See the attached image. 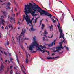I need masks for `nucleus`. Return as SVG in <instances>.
Listing matches in <instances>:
<instances>
[{"label":"nucleus","mask_w":74,"mask_h":74,"mask_svg":"<svg viewBox=\"0 0 74 74\" xmlns=\"http://www.w3.org/2000/svg\"><path fill=\"white\" fill-rule=\"evenodd\" d=\"M18 13H17L16 14V16H18Z\"/></svg>","instance_id":"62"},{"label":"nucleus","mask_w":74,"mask_h":74,"mask_svg":"<svg viewBox=\"0 0 74 74\" xmlns=\"http://www.w3.org/2000/svg\"><path fill=\"white\" fill-rule=\"evenodd\" d=\"M28 60H28V59L26 58V63H28Z\"/></svg>","instance_id":"26"},{"label":"nucleus","mask_w":74,"mask_h":74,"mask_svg":"<svg viewBox=\"0 0 74 74\" xmlns=\"http://www.w3.org/2000/svg\"><path fill=\"white\" fill-rule=\"evenodd\" d=\"M60 48H62V49H64V47H62V46H60Z\"/></svg>","instance_id":"30"},{"label":"nucleus","mask_w":74,"mask_h":74,"mask_svg":"<svg viewBox=\"0 0 74 74\" xmlns=\"http://www.w3.org/2000/svg\"><path fill=\"white\" fill-rule=\"evenodd\" d=\"M47 59H48V60H50V59H55V57H47Z\"/></svg>","instance_id":"12"},{"label":"nucleus","mask_w":74,"mask_h":74,"mask_svg":"<svg viewBox=\"0 0 74 74\" xmlns=\"http://www.w3.org/2000/svg\"><path fill=\"white\" fill-rule=\"evenodd\" d=\"M4 66L3 64H2L1 65V68L0 69V73H1L2 72V71H4V69L3 68H4Z\"/></svg>","instance_id":"8"},{"label":"nucleus","mask_w":74,"mask_h":74,"mask_svg":"<svg viewBox=\"0 0 74 74\" xmlns=\"http://www.w3.org/2000/svg\"><path fill=\"white\" fill-rule=\"evenodd\" d=\"M56 52H59V50L58 49L56 50Z\"/></svg>","instance_id":"36"},{"label":"nucleus","mask_w":74,"mask_h":74,"mask_svg":"<svg viewBox=\"0 0 74 74\" xmlns=\"http://www.w3.org/2000/svg\"><path fill=\"white\" fill-rule=\"evenodd\" d=\"M29 40V39L27 38H24V40Z\"/></svg>","instance_id":"32"},{"label":"nucleus","mask_w":74,"mask_h":74,"mask_svg":"<svg viewBox=\"0 0 74 74\" xmlns=\"http://www.w3.org/2000/svg\"><path fill=\"white\" fill-rule=\"evenodd\" d=\"M60 38H63V40H65V39H64V34H62V35H60Z\"/></svg>","instance_id":"11"},{"label":"nucleus","mask_w":74,"mask_h":74,"mask_svg":"<svg viewBox=\"0 0 74 74\" xmlns=\"http://www.w3.org/2000/svg\"><path fill=\"white\" fill-rule=\"evenodd\" d=\"M12 67H13V66H10V69H12Z\"/></svg>","instance_id":"40"},{"label":"nucleus","mask_w":74,"mask_h":74,"mask_svg":"<svg viewBox=\"0 0 74 74\" xmlns=\"http://www.w3.org/2000/svg\"><path fill=\"white\" fill-rule=\"evenodd\" d=\"M49 28L50 29V30H51L52 29H53V26H52V25H51V26H49Z\"/></svg>","instance_id":"21"},{"label":"nucleus","mask_w":74,"mask_h":74,"mask_svg":"<svg viewBox=\"0 0 74 74\" xmlns=\"http://www.w3.org/2000/svg\"><path fill=\"white\" fill-rule=\"evenodd\" d=\"M6 9H11V8H10V7L8 6V7L6 8Z\"/></svg>","instance_id":"33"},{"label":"nucleus","mask_w":74,"mask_h":74,"mask_svg":"<svg viewBox=\"0 0 74 74\" xmlns=\"http://www.w3.org/2000/svg\"><path fill=\"white\" fill-rule=\"evenodd\" d=\"M8 27H9V29H10V28H11V29H13V28L14 27H13V26L12 25V24H9L7 26H6V27H5V29L8 30Z\"/></svg>","instance_id":"5"},{"label":"nucleus","mask_w":74,"mask_h":74,"mask_svg":"<svg viewBox=\"0 0 74 74\" xmlns=\"http://www.w3.org/2000/svg\"><path fill=\"white\" fill-rule=\"evenodd\" d=\"M1 18H0L1 20V22L2 23H3L4 22H5V21L4 19H3V18H4V16L3 15H2L1 16Z\"/></svg>","instance_id":"9"},{"label":"nucleus","mask_w":74,"mask_h":74,"mask_svg":"<svg viewBox=\"0 0 74 74\" xmlns=\"http://www.w3.org/2000/svg\"><path fill=\"white\" fill-rule=\"evenodd\" d=\"M14 3L15 4H16V2H15V1H14Z\"/></svg>","instance_id":"50"},{"label":"nucleus","mask_w":74,"mask_h":74,"mask_svg":"<svg viewBox=\"0 0 74 74\" xmlns=\"http://www.w3.org/2000/svg\"><path fill=\"white\" fill-rule=\"evenodd\" d=\"M41 22H42V20H41L40 21V25L41 24Z\"/></svg>","instance_id":"43"},{"label":"nucleus","mask_w":74,"mask_h":74,"mask_svg":"<svg viewBox=\"0 0 74 74\" xmlns=\"http://www.w3.org/2000/svg\"><path fill=\"white\" fill-rule=\"evenodd\" d=\"M27 48H29V50H30V51H31V52L32 53H36V51H32V50H31L30 49V46L29 47V46H27Z\"/></svg>","instance_id":"14"},{"label":"nucleus","mask_w":74,"mask_h":74,"mask_svg":"<svg viewBox=\"0 0 74 74\" xmlns=\"http://www.w3.org/2000/svg\"><path fill=\"white\" fill-rule=\"evenodd\" d=\"M59 53L62 54V52H59Z\"/></svg>","instance_id":"64"},{"label":"nucleus","mask_w":74,"mask_h":74,"mask_svg":"<svg viewBox=\"0 0 74 74\" xmlns=\"http://www.w3.org/2000/svg\"><path fill=\"white\" fill-rule=\"evenodd\" d=\"M2 29H4V27H3V26H2Z\"/></svg>","instance_id":"61"},{"label":"nucleus","mask_w":74,"mask_h":74,"mask_svg":"<svg viewBox=\"0 0 74 74\" xmlns=\"http://www.w3.org/2000/svg\"><path fill=\"white\" fill-rule=\"evenodd\" d=\"M53 52H54V53H55V52H56V51H55V50H54L53 51Z\"/></svg>","instance_id":"57"},{"label":"nucleus","mask_w":74,"mask_h":74,"mask_svg":"<svg viewBox=\"0 0 74 74\" xmlns=\"http://www.w3.org/2000/svg\"><path fill=\"white\" fill-rule=\"evenodd\" d=\"M20 47L23 50V51H24V49H23V46L21 45H20Z\"/></svg>","instance_id":"22"},{"label":"nucleus","mask_w":74,"mask_h":74,"mask_svg":"<svg viewBox=\"0 0 74 74\" xmlns=\"http://www.w3.org/2000/svg\"><path fill=\"white\" fill-rule=\"evenodd\" d=\"M15 10L16 11H17V8H15Z\"/></svg>","instance_id":"44"},{"label":"nucleus","mask_w":74,"mask_h":74,"mask_svg":"<svg viewBox=\"0 0 74 74\" xmlns=\"http://www.w3.org/2000/svg\"><path fill=\"white\" fill-rule=\"evenodd\" d=\"M56 39H55L54 40L52 43L51 44H50L49 45H48L47 44H45L46 45H48V47H51L52 46H53V43H54V45H55V42H56Z\"/></svg>","instance_id":"6"},{"label":"nucleus","mask_w":74,"mask_h":74,"mask_svg":"<svg viewBox=\"0 0 74 74\" xmlns=\"http://www.w3.org/2000/svg\"><path fill=\"white\" fill-rule=\"evenodd\" d=\"M26 29H23L22 30V32L21 33V35L20 36H18V40L19 41V43L20 42V40H21V41H23V40L22 39V36H23V37H24L25 36V32H26Z\"/></svg>","instance_id":"3"},{"label":"nucleus","mask_w":74,"mask_h":74,"mask_svg":"<svg viewBox=\"0 0 74 74\" xmlns=\"http://www.w3.org/2000/svg\"><path fill=\"white\" fill-rule=\"evenodd\" d=\"M64 47L65 48H67V47H66V46H64Z\"/></svg>","instance_id":"63"},{"label":"nucleus","mask_w":74,"mask_h":74,"mask_svg":"<svg viewBox=\"0 0 74 74\" xmlns=\"http://www.w3.org/2000/svg\"><path fill=\"white\" fill-rule=\"evenodd\" d=\"M2 12H3V14H5V12H3V11H2Z\"/></svg>","instance_id":"31"},{"label":"nucleus","mask_w":74,"mask_h":74,"mask_svg":"<svg viewBox=\"0 0 74 74\" xmlns=\"http://www.w3.org/2000/svg\"><path fill=\"white\" fill-rule=\"evenodd\" d=\"M10 74H12V73H13V71L12 70H11V71H10Z\"/></svg>","instance_id":"20"},{"label":"nucleus","mask_w":74,"mask_h":74,"mask_svg":"<svg viewBox=\"0 0 74 74\" xmlns=\"http://www.w3.org/2000/svg\"><path fill=\"white\" fill-rule=\"evenodd\" d=\"M60 46H58L56 48V49H60Z\"/></svg>","instance_id":"27"},{"label":"nucleus","mask_w":74,"mask_h":74,"mask_svg":"<svg viewBox=\"0 0 74 74\" xmlns=\"http://www.w3.org/2000/svg\"><path fill=\"white\" fill-rule=\"evenodd\" d=\"M13 16H15V14H13Z\"/></svg>","instance_id":"55"},{"label":"nucleus","mask_w":74,"mask_h":74,"mask_svg":"<svg viewBox=\"0 0 74 74\" xmlns=\"http://www.w3.org/2000/svg\"><path fill=\"white\" fill-rule=\"evenodd\" d=\"M17 62L18 63H19V60H18V58L17 57Z\"/></svg>","instance_id":"37"},{"label":"nucleus","mask_w":74,"mask_h":74,"mask_svg":"<svg viewBox=\"0 0 74 74\" xmlns=\"http://www.w3.org/2000/svg\"><path fill=\"white\" fill-rule=\"evenodd\" d=\"M17 23L18 24H19V25H20V22H18Z\"/></svg>","instance_id":"60"},{"label":"nucleus","mask_w":74,"mask_h":74,"mask_svg":"<svg viewBox=\"0 0 74 74\" xmlns=\"http://www.w3.org/2000/svg\"><path fill=\"white\" fill-rule=\"evenodd\" d=\"M59 2H60V3H62V1H60V0H59Z\"/></svg>","instance_id":"53"},{"label":"nucleus","mask_w":74,"mask_h":74,"mask_svg":"<svg viewBox=\"0 0 74 74\" xmlns=\"http://www.w3.org/2000/svg\"><path fill=\"white\" fill-rule=\"evenodd\" d=\"M66 49H67V51L69 50V48L68 47H66Z\"/></svg>","instance_id":"46"},{"label":"nucleus","mask_w":74,"mask_h":74,"mask_svg":"<svg viewBox=\"0 0 74 74\" xmlns=\"http://www.w3.org/2000/svg\"><path fill=\"white\" fill-rule=\"evenodd\" d=\"M55 55V54L54 53H53L51 55L52 56H53V55Z\"/></svg>","instance_id":"45"},{"label":"nucleus","mask_w":74,"mask_h":74,"mask_svg":"<svg viewBox=\"0 0 74 74\" xmlns=\"http://www.w3.org/2000/svg\"><path fill=\"white\" fill-rule=\"evenodd\" d=\"M52 18H56V17H55L54 16H53L52 17Z\"/></svg>","instance_id":"58"},{"label":"nucleus","mask_w":74,"mask_h":74,"mask_svg":"<svg viewBox=\"0 0 74 74\" xmlns=\"http://www.w3.org/2000/svg\"><path fill=\"white\" fill-rule=\"evenodd\" d=\"M12 12H14L13 11V9H12Z\"/></svg>","instance_id":"47"},{"label":"nucleus","mask_w":74,"mask_h":74,"mask_svg":"<svg viewBox=\"0 0 74 74\" xmlns=\"http://www.w3.org/2000/svg\"><path fill=\"white\" fill-rule=\"evenodd\" d=\"M0 52H1L2 53H3V51H2L1 50H0Z\"/></svg>","instance_id":"42"},{"label":"nucleus","mask_w":74,"mask_h":74,"mask_svg":"<svg viewBox=\"0 0 74 74\" xmlns=\"http://www.w3.org/2000/svg\"><path fill=\"white\" fill-rule=\"evenodd\" d=\"M58 27L59 30V32H60V34L62 35V33H63V32L62 31V30L60 29V28H59V26H58Z\"/></svg>","instance_id":"10"},{"label":"nucleus","mask_w":74,"mask_h":74,"mask_svg":"<svg viewBox=\"0 0 74 74\" xmlns=\"http://www.w3.org/2000/svg\"><path fill=\"white\" fill-rule=\"evenodd\" d=\"M26 57H27V58H28V56L27 55H26Z\"/></svg>","instance_id":"59"},{"label":"nucleus","mask_w":74,"mask_h":74,"mask_svg":"<svg viewBox=\"0 0 74 74\" xmlns=\"http://www.w3.org/2000/svg\"><path fill=\"white\" fill-rule=\"evenodd\" d=\"M25 18H24V16L23 17V20H22V22H23V21H24V19H25Z\"/></svg>","instance_id":"49"},{"label":"nucleus","mask_w":74,"mask_h":74,"mask_svg":"<svg viewBox=\"0 0 74 74\" xmlns=\"http://www.w3.org/2000/svg\"><path fill=\"white\" fill-rule=\"evenodd\" d=\"M10 22H11V21H12V20H13L14 22H15V18H13L12 17H11L10 18Z\"/></svg>","instance_id":"15"},{"label":"nucleus","mask_w":74,"mask_h":74,"mask_svg":"<svg viewBox=\"0 0 74 74\" xmlns=\"http://www.w3.org/2000/svg\"><path fill=\"white\" fill-rule=\"evenodd\" d=\"M22 71H23V73H24V74H26V73H25V71H23V70H22Z\"/></svg>","instance_id":"29"},{"label":"nucleus","mask_w":74,"mask_h":74,"mask_svg":"<svg viewBox=\"0 0 74 74\" xmlns=\"http://www.w3.org/2000/svg\"><path fill=\"white\" fill-rule=\"evenodd\" d=\"M43 41H44V40H45V37H43Z\"/></svg>","instance_id":"41"},{"label":"nucleus","mask_w":74,"mask_h":74,"mask_svg":"<svg viewBox=\"0 0 74 74\" xmlns=\"http://www.w3.org/2000/svg\"><path fill=\"white\" fill-rule=\"evenodd\" d=\"M53 34H52L51 36V37H49V36H48V38H52V37H53Z\"/></svg>","instance_id":"19"},{"label":"nucleus","mask_w":74,"mask_h":74,"mask_svg":"<svg viewBox=\"0 0 74 74\" xmlns=\"http://www.w3.org/2000/svg\"><path fill=\"white\" fill-rule=\"evenodd\" d=\"M59 44H60V46H62V43L61 42H59Z\"/></svg>","instance_id":"35"},{"label":"nucleus","mask_w":74,"mask_h":74,"mask_svg":"<svg viewBox=\"0 0 74 74\" xmlns=\"http://www.w3.org/2000/svg\"><path fill=\"white\" fill-rule=\"evenodd\" d=\"M22 67H24V69H25V67H24V66H23V64L22 65Z\"/></svg>","instance_id":"48"},{"label":"nucleus","mask_w":74,"mask_h":74,"mask_svg":"<svg viewBox=\"0 0 74 74\" xmlns=\"http://www.w3.org/2000/svg\"><path fill=\"white\" fill-rule=\"evenodd\" d=\"M46 52H47L48 53V55H49V52L48 51H46Z\"/></svg>","instance_id":"38"},{"label":"nucleus","mask_w":74,"mask_h":74,"mask_svg":"<svg viewBox=\"0 0 74 74\" xmlns=\"http://www.w3.org/2000/svg\"><path fill=\"white\" fill-rule=\"evenodd\" d=\"M10 16H9V15H8V18H7V20H8V21H10V19H9L10 18Z\"/></svg>","instance_id":"25"},{"label":"nucleus","mask_w":74,"mask_h":74,"mask_svg":"<svg viewBox=\"0 0 74 74\" xmlns=\"http://www.w3.org/2000/svg\"><path fill=\"white\" fill-rule=\"evenodd\" d=\"M29 5L27 4V5H25L24 12L26 15H28L27 14L31 13L32 16H33L34 18V16L37 15V14H34L36 12V11H37L40 13V15H47V16L50 17L52 16V14L48 13L47 11H45V10H42L41 8L38 7V5H34L32 4L31 3H29Z\"/></svg>","instance_id":"1"},{"label":"nucleus","mask_w":74,"mask_h":74,"mask_svg":"<svg viewBox=\"0 0 74 74\" xmlns=\"http://www.w3.org/2000/svg\"><path fill=\"white\" fill-rule=\"evenodd\" d=\"M44 34H48V32H47L46 31H44Z\"/></svg>","instance_id":"23"},{"label":"nucleus","mask_w":74,"mask_h":74,"mask_svg":"<svg viewBox=\"0 0 74 74\" xmlns=\"http://www.w3.org/2000/svg\"><path fill=\"white\" fill-rule=\"evenodd\" d=\"M7 5H8V6H10V3L9 2V3H7Z\"/></svg>","instance_id":"28"},{"label":"nucleus","mask_w":74,"mask_h":74,"mask_svg":"<svg viewBox=\"0 0 74 74\" xmlns=\"http://www.w3.org/2000/svg\"><path fill=\"white\" fill-rule=\"evenodd\" d=\"M9 67L7 68V70L6 71V73H7L9 71Z\"/></svg>","instance_id":"24"},{"label":"nucleus","mask_w":74,"mask_h":74,"mask_svg":"<svg viewBox=\"0 0 74 74\" xmlns=\"http://www.w3.org/2000/svg\"><path fill=\"white\" fill-rule=\"evenodd\" d=\"M43 48H47V47H45V46H44L43 47Z\"/></svg>","instance_id":"52"},{"label":"nucleus","mask_w":74,"mask_h":74,"mask_svg":"<svg viewBox=\"0 0 74 74\" xmlns=\"http://www.w3.org/2000/svg\"><path fill=\"white\" fill-rule=\"evenodd\" d=\"M37 50L38 51H41V52H42V53H44L45 52V50L43 49L44 50H41V48H40L39 47H38L37 48Z\"/></svg>","instance_id":"7"},{"label":"nucleus","mask_w":74,"mask_h":74,"mask_svg":"<svg viewBox=\"0 0 74 74\" xmlns=\"http://www.w3.org/2000/svg\"><path fill=\"white\" fill-rule=\"evenodd\" d=\"M31 30L32 31H35L36 30L35 29H34L33 28V25H32V28H31Z\"/></svg>","instance_id":"13"},{"label":"nucleus","mask_w":74,"mask_h":74,"mask_svg":"<svg viewBox=\"0 0 74 74\" xmlns=\"http://www.w3.org/2000/svg\"><path fill=\"white\" fill-rule=\"evenodd\" d=\"M27 23L28 26H29V22H27Z\"/></svg>","instance_id":"56"},{"label":"nucleus","mask_w":74,"mask_h":74,"mask_svg":"<svg viewBox=\"0 0 74 74\" xmlns=\"http://www.w3.org/2000/svg\"><path fill=\"white\" fill-rule=\"evenodd\" d=\"M10 61H11V60H13V59L12 58H10Z\"/></svg>","instance_id":"54"},{"label":"nucleus","mask_w":74,"mask_h":74,"mask_svg":"<svg viewBox=\"0 0 74 74\" xmlns=\"http://www.w3.org/2000/svg\"><path fill=\"white\" fill-rule=\"evenodd\" d=\"M51 19L53 22V23H55V22H56V20H54L53 19V18H51Z\"/></svg>","instance_id":"17"},{"label":"nucleus","mask_w":74,"mask_h":74,"mask_svg":"<svg viewBox=\"0 0 74 74\" xmlns=\"http://www.w3.org/2000/svg\"><path fill=\"white\" fill-rule=\"evenodd\" d=\"M24 18H25V20L26 22H28L29 23H30L31 24V26L33 25L32 23V20H30V18H29V17L28 15H26V17H25V15H24Z\"/></svg>","instance_id":"4"},{"label":"nucleus","mask_w":74,"mask_h":74,"mask_svg":"<svg viewBox=\"0 0 74 74\" xmlns=\"http://www.w3.org/2000/svg\"><path fill=\"white\" fill-rule=\"evenodd\" d=\"M37 46H38V47H41L42 49H43L44 47H43V46H42L41 45H37Z\"/></svg>","instance_id":"16"},{"label":"nucleus","mask_w":74,"mask_h":74,"mask_svg":"<svg viewBox=\"0 0 74 74\" xmlns=\"http://www.w3.org/2000/svg\"><path fill=\"white\" fill-rule=\"evenodd\" d=\"M36 22H37V21H36V20H35V21L34 22V24H35V23H36Z\"/></svg>","instance_id":"51"},{"label":"nucleus","mask_w":74,"mask_h":74,"mask_svg":"<svg viewBox=\"0 0 74 74\" xmlns=\"http://www.w3.org/2000/svg\"><path fill=\"white\" fill-rule=\"evenodd\" d=\"M44 24H42V30L44 29Z\"/></svg>","instance_id":"18"},{"label":"nucleus","mask_w":74,"mask_h":74,"mask_svg":"<svg viewBox=\"0 0 74 74\" xmlns=\"http://www.w3.org/2000/svg\"><path fill=\"white\" fill-rule=\"evenodd\" d=\"M4 54H5V55H7V53H6V52L5 51L4 52Z\"/></svg>","instance_id":"34"},{"label":"nucleus","mask_w":74,"mask_h":74,"mask_svg":"<svg viewBox=\"0 0 74 74\" xmlns=\"http://www.w3.org/2000/svg\"><path fill=\"white\" fill-rule=\"evenodd\" d=\"M36 36L33 38V40L34 41V42L31 44V45L30 46L29 48L30 50H33V47L34 46H36L37 47V45H39V44H37V42L36 41Z\"/></svg>","instance_id":"2"},{"label":"nucleus","mask_w":74,"mask_h":74,"mask_svg":"<svg viewBox=\"0 0 74 74\" xmlns=\"http://www.w3.org/2000/svg\"><path fill=\"white\" fill-rule=\"evenodd\" d=\"M59 56H58L57 57H55V58H56H56H59Z\"/></svg>","instance_id":"39"}]
</instances>
